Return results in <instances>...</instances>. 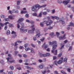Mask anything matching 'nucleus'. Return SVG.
I'll use <instances>...</instances> for the list:
<instances>
[{
  "label": "nucleus",
  "mask_w": 74,
  "mask_h": 74,
  "mask_svg": "<svg viewBox=\"0 0 74 74\" xmlns=\"http://www.w3.org/2000/svg\"><path fill=\"white\" fill-rule=\"evenodd\" d=\"M49 45H53L52 47V50L51 51V53H54L55 55H56L58 53V50L55 49L56 48L57 46H58V44H57V42L56 41H54L51 42H49Z\"/></svg>",
  "instance_id": "f257e3e1"
},
{
  "label": "nucleus",
  "mask_w": 74,
  "mask_h": 74,
  "mask_svg": "<svg viewBox=\"0 0 74 74\" xmlns=\"http://www.w3.org/2000/svg\"><path fill=\"white\" fill-rule=\"evenodd\" d=\"M21 25L22 26H21V28L20 29L21 32L22 33H26V32H27V29H26L24 30H23L24 29H23V28L24 27V24L23 23L22 24H21Z\"/></svg>",
  "instance_id": "20e7f679"
},
{
  "label": "nucleus",
  "mask_w": 74,
  "mask_h": 74,
  "mask_svg": "<svg viewBox=\"0 0 74 74\" xmlns=\"http://www.w3.org/2000/svg\"><path fill=\"white\" fill-rule=\"evenodd\" d=\"M61 73H63V74H67L66 73V72H64V71H61Z\"/></svg>",
  "instance_id": "a19ab883"
},
{
  "label": "nucleus",
  "mask_w": 74,
  "mask_h": 74,
  "mask_svg": "<svg viewBox=\"0 0 74 74\" xmlns=\"http://www.w3.org/2000/svg\"><path fill=\"white\" fill-rule=\"evenodd\" d=\"M24 62L25 63H27L28 62V60L27 59H25L24 60Z\"/></svg>",
  "instance_id": "de8ad7c7"
},
{
  "label": "nucleus",
  "mask_w": 74,
  "mask_h": 74,
  "mask_svg": "<svg viewBox=\"0 0 74 74\" xmlns=\"http://www.w3.org/2000/svg\"><path fill=\"white\" fill-rule=\"evenodd\" d=\"M38 61L40 63H41V62H42V61L41 60H39Z\"/></svg>",
  "instance_id": "774afa93"
},
{
  "label": "nucleus",
  "mask_w": 74,
  "mask_h": 74,
  "mask_svg": "<svg viewBox=\"0 0 74 74\" xmlns=\"http://www.w3.org/2000/svg\"><path fill=\"white\" fill-rule=\"evenodd\" d=\"M55 19H59V17H55Z\"/></svg>",
  "instance_id": "338daca9"
},
{
  "label": "nucleus",
  "mask_w": 74,
  "mask_h": 74,
  "mask_svg": "<svg viewBox=\"0 0 74 74\" xmlns=\"http://www.w3.org/2000/svg\"><path fill=\"white\" fill-rule=\"evenodd\" d=\"M32 64H34V65H35V64H36V63L35 62V63H33L32 64H29V65H32Z\"/></svg>",
  "instance_id": "6e6d98bb"
},
{
  "label": "nucleus",
  "mask_w": 74,
  "mask_h": 74,
  "mask_svg": "<svg viewBox=\"0 0 74 74\" xmlns=\"http://www.w3.org/2000/svg\"><path fill=\"white\" fill-rule=\"evenodd\" d=\"M74 26V23H73L72 22H71L70 23V25H68V26Z\"/></svg>",
  "instance_id": "aec40b11"
},
{
  "label": "nucleus",
  "mask_w": 74,
  "mask_h": 74,
  "mask_svg": "<svg viewBox=\"0 0 74 74\" xmlns=\"http://www.w3.org/2000/svg\"><path fill=\"white\" fill-rule=\"evenodd\" d=\"M27 56L25 54H24L23 55V57H24V58H27Z\"/></svg>",
  "instance_id": "864d4df0"
},
{
  "label": "nucleus",
  "mask_w": 74,
  "mask_h": 74,
  "mask_svg": "<svg viewBox=\"0 0 74 74\" xmlns=\"http://www.w3.org/2000/svg\"><path fill=\"white\" fill-rule=\"evenodd\" d=\"M70 0H67L66 1H64L63 2V3L65 4V5H67L69 2H70Z\"/></svg>",
  "instance_id": "2eb2a0df"
},
{
  "label": "nucleus",
  "mask_w": 74,
  "mask_h": 74,
  "mask_svg": "<svg viewBox=\"0 0 74 74\" xmlns=\"http://www.w3.org/2000/svg\"><path fill=\"white\" fill-rule=\"evenodd\" d=\"M29 46V45L28 44H26L25 45V49L26 51H29V50H30V49L29 48H26L27 47H28V46Z\"/></svg>",
  "instance_id": "9d476101"
},
{
  "label": "nucleus",
  "mask_w": 74,
  "mask_h": 74,
  "mask_svg": "<svg viewBox=\"0 0 74 74\" xmlns=\"http://www.w3.org/2000/svg\"><path fill=\"white\" fill-rule=\"evenodd\" d=\"M62 53H59L58 56V58H60L61 56H62Z\"/></svg>",
  "instance_id": "393cba45"
},
{
  "label": "nucleus",
  "mask_w": 74,
  "mask_h": 74,
  "mask_svg": "<svg viewBox=\"0 0 74 74\" xmlns=\"http://www.w3.org/2000/svg\"><path fill=\"white\" fill-rule=\"evenodd\" d=\"M25 16L26 18H28V17H29V14H27L26 15H25Z\"/></svg>",
  "instance_id": "0e129e2a"
},
{
  "label": "nucleus",
  "mask_w": 74,
  "mask_h": 74,
  "mask_svg": "<svg viewBox=\"0 0 74 74\" xmlns=\"http://www.w3.org/2000/svg\"><path fill=\"white\" fill-rule=\"evenodd\" d=\"M13 72L12 71H10L8 72V74H12Z\"/></svg>",
  "instance_id": "3c124183"
},
{
  "label": "nucleus",
  "mask_w": 74,
  "mask_h": 74,
  "mask_svg": "<svg viewBox=\"0 0 74 74\" xmlns=\"http://www.w3.org/2000/svg\"><path fill=\"white\" fill-rule=\"evenodd\" d=\"M4 25H5L4 24H3L1 23H0V26H1V27H3Z\"/></svg>",
  "instance_id": "2f4dec72"
},
{
  "label": "nucleus",
  "mask_w": 74,
  "mask_h": 74,
  "mask_svg": "<svg viewBox=\"0 0 74 74\" xmlns=\"http://www.w3.org/2000/svg\"><path fill=\"white\" fill-rule=\"evenodd\" d=\"M42 73L43 74H45L47 73V71H44L43 72L42 71Z\"/></svg>",
  "instance_id": "49530a36"
},
{
  "label": "nucleus",
  "mask_w": 74,
  "mask_h": 74,
  "mask_svg": "<svg viewBox=\"0 0 74 74\" xmlns=\"http://www.w3.org/2000/svg\"><path fill=\"white\" fill-rule=\"evenodd\" d=\"M42 14L43 15H47V12H43Z\"/></svg>",
  "instance_id": "f704fd0d"
},
{
  "label": "nucleus",
  "mask_w": 74,
  "mask_h": 74,
  "mask_svg": "<svg viewBox=\"0 0 74 74\" xmlns=\"http://www.w3.org/2000/svg\"><path fill=\"white\" fill-rule=\"evenodd\" d=\"M23 13H24L25 14V13H27V11H25L23 10L21 11V14H23Z\"/></svg>",
  "instance_id": "a878e982"
},
{
  "label": "nucleus",
  "mask_w": 74,
  "mask_h": 74,
  "mask_svg": "<svg viewBox=\"0 0 74 74\" xmlns=\"http://www.w3.org/2000/svg\"><path fill=\"white\" fill-rule=\"evenodd\" d=\"M60 19H61V20L60 21V22H62V25L65 23V22L64 21V18H60Z\"/></svg>",
  "instance_id": "f8f14e48"
},
{
  "label": "nucleus",
  "mask_w": 74,
  "mask_h": 74,
  "mask_svg": "<svg viewBox=\"0 0 74 74\" xmlns=\"http://www.w3.org/2000/svg\"><path fill=\"white\" fill-rule=\"evenodd\" d=\"M20 3H21L20 1H17V5H19L20 4Z\"/></svg>",
  "instance_id": "79ce46f5"
},
{
  "label": "nucleus",
  "mask_w": 74,
  "mask_h": 74,
  "mask_svg": "<svg viewBox=\"0 0 74 74\" xmlns=\"http://www.w3.org/2000/svg\"><path fill=\"white\" fill-rule=\"evenodd\" d=\"M33 16H37V13H34L32 14Z\"/></svg>",
  "instance_id": "c03bdc74"
},
{
  "label": "nucleus",
  "mask_w": 74,
  "mask_h": 74,
  "mask_svg": "<svg viewBox=\"0 0 74 74\" xmlns=\"http://www.w3.org/2000/svg\"><path fill=\"white\" fill-rule=\"evenodd\" d=\"M7 24H9V22H6L5 23V24H4L5 26L4 27V29L5 30H7V28H8L7 25Z\"/></svg>",
  "instance_id": "4468645a"
},
{
  "label": "nucleus",
  "mask_w": 74,
  "mask_h": 74,
  "mask_svg": "<svg viewBox=\"0 0 74 74\" xmlns=\"http://www.w3.org/2000/svg\"><path fill=\"white\" fill-rule=\"evenodd\" d=\"M39 17H41L42 16V14H41V13H40L39 14Z\"/></svg>",
  "instance_id": "680f3d73"
},
{
  "label": "nucleus",
  "mask_w": 74,
  "mask_h": 74,
  "mask_svg": "<svg viewBox=\"0 0 74 74\" xmlns=\"http://www.w3.org/2000/svg\"><path fill=\"white\" fill-rule=\"evenodd\" d=\"M56 35L57 36V37H58L59 36V35H60V34H59V33H58V32H56Z\"/></svg>",
  "instance_id": "e433bc0d"
},
{
  "label": "nucleus",
  "mask_w": 74,
  "mask_h": 74,
  "mask_svg": "<svg viewBox=\"0 0 74 74\" xmlns=\"http://www.w3.org/2000/svg\"><path fill=\"white\" fill-rule=\"evenodd\" d=\"M55 74H58V72L57 71H54Z\"/></svg>",
  "instance_id": "69168bd1"
},
{
  "label": "nucleus",
  "mask_w": 74,
  "mask_h": 74,
  "mask_svg": "<svg viewBox=\"0 0 74 74\" xmlns=\"http://www.w3.org/2000/svg\"><path fill=\"white\" fill-rule=\"evenodd\" d=\"M26 22H28V23H29V22H30V23H32V24H34V22H33L32 21H30H30H29V20H27L26 21Z\"/></svg>",
  "instance_id": "412c9836"
},
{
  "label": "nucleus",
  "mask_w": 74,
  "mask_h": 74,
  "mask_svg": "<svg viewBox=\"0 0 74 74\" xmlns=\"http://www.w3.org/2000/svg\"><path fill=\"white\" fill-rule=\"evenodd\" d=\"M50 36H54V33L53 32H52L50 34Z\"/></svg>",
  "instance_id": "ea45409f"
},
{
  "label": "nucleus",
  "mask_w": 74,
  "mask_h": 74,
  "mask_svg": "<svg viewBox=\"0 0 74 74\" xmlns=\"http://www.w3.org/2000/svg\"><path fill=\"white\" fill-rule=\"evenodd\" d=\"M8 24H9V26H10V27H12V24H10V23Z\"/></svg>",
  "instance_id": "bf43d9fd"
},
{
  "label": "nucleus",
  "mask_w": 74,
  "mask_h": 74,
  "mask_svg": "<svg viewBox=\"0 0 74 74\" xmlns=\"http://www.w3.org/2000/svg\"><path fill=\"white\" fill-rule=\"evenodd\" d=\"M23 20H24V19L23 18H21L19 19L18 21V23H20V22H22Z\"/></svg>",
  "instance_id": "dca6fc26"
},
{
  "label": "nucleus",
  "mask_w": 74,
  "mask_h": 74,
  "mask_svg": "<svg viewBox=\"0 0 74 74\" xmlns=\"http://www.w3.org/2000/svg\"><path fill=\"white\" fill-rule=\"evenodd\" d=\"M63 62V61L62 60H60L58 61L57 62V61H54V63L56 66H58L57 65V63L58 64H61Z\"/></svg>",
  "instance_id": "6e6552de"
},
{
  "label": "nucleus",
  "mask_w": 74,
  "mask_h": 74,
  "mask_svg": "<svg viewBox=\"0 0 74 74\" xmlns=\"http://www.w3.org/2000/svg\"><path fill=\"white\" fill-rule=\"evenodd\" d=\"M36 31H37V32L36 33V38H38V37H40V32L39 30L38 29H36Z\"/></svg>",
  "instance_id": "423d86ee"
},
{
  "label": "nucleus",
  "mask_w": 74,
  "mask_h": 74,
  "mask_svg": "<svg viewBox=\"0 0 74 74\" xmlns=\"http://www.w3.org/2000/svg\"><path fill=\"white\" fill-rule=\"evenodd\" d=\"M27 69H28V70H32V69H33V67H31L29 66H27Z\"/></svg>",
  "instance_id": "5701e85b"
},
{
  "label": "nucleus",
  "mask_w": 74,
  "mask_h": 74,
  "mask_svg": "<svg viewBox=\"0 0 74 74\" xmlns=\"http://www.w3.org/2000/svg\"><path fill=\"white\" fill-rule=\"evenodd\" d=\"M10 68L12 70H14V67L12 66H10Z\"/></svg>",
  "instance_id": "c9c22d12"
},
{
  "label": "nucleus",
  "mask_w": 74,
  "mask_h": 74,
  "mask_svg": "<svg viewBox=\"0 0 74 74\" xmlns=\"http://www.w3.org/2000/svg\"><path fill=\"white\" fill-rule=\"evenodd\" d=\"M63 62H67V58H64V60H63Z\"/></svg>",
  "instance_id": "7c9ffc66"
},
{
  "label": "nucleus",
  "mask_w": 74,
  "mask_h": 74,
  "mask_svg": "<svg viewBox=\"0 0 74 74\" xmlns=\"http://www.w3.org/2000/svg\"><path fill=\"white\" fill-rule=\"evenodd\" d=\"M2 39L3 40V41H7V40L5 39L4 38H3Z\"/></svg>",
  "instance_id": "e2e57ef3"
},
{
  "label": "nucleus",
  "mask_w": 74,
  "mask_h": 74,
  "mask_svg": "<svg viewBox=\"0 0 74 74\" xmlns=\"http://www.w3.org/2000/svg\"><path fill=\"white\" fill-rule=\"evenodd\" d=\"M51 19H52L53 20L54 19H55V17H56V16H54V17H53L52 16H51Z\"/></svg>",
  "instance_id": "8fccbe9b"
},
{
  "label": "nucleus",
  "mask_w": 74,
  "mask_h": 74,
  "mask_svg": "<svg viewBox=\"0 0 74 74\" xmlns=\"http://www.w3.org/2000/svg\"><path fill=\"white\" fill-rule=\"evenodd\" d=\"M51 11H52V14H54V13H55V10H51Z\"/></svg>",
  "instance_id": "13d9d810"
},
{
  "label": "nucleus",
  "mask_w": 74,
  "mask_h": 74,
  "mask_svg": "<svg viewBox=\"0 0 74 74\" xmlns=\"http://www.w3.org/2000/svg\"><path fill=\"white\" fill-rule=\"evenodd\" d=\"M72 50V46H70L69 47V48L68 49V51H69L70 50Z\"/></svg>",
  "instance_id": "58836bf2"
},
{
  "label": "nucleus",
  "mask_w": 74,
  "mask_h": 74,
  "mask_svg": "<svg viewBox=\"0 0 74 74\" xmlns=\"http://www.w3.org/2000/svg\"><path fill=\"white\" fill-rule=\"evenodd\" d=\"M6 34L8 35L10 34V31L9 30H7L6 32Z\"/></svg>",
  "instance_id": "bb28decb"
},
{
  "label": "nucleus",
  "mask_w": 74,
  "mask_h": 74,
  "mask_svg": "<svg viewBox=\"0 0 74 74\" xmlns=\"http://www.w3.org/2000/svg\"><path fill=\"white\" fill-rule=\"evenodd\" d=\"M46 6V5H45L41 6H40V5L38 4L35 5V6H33L32 8V10L33 11H36V10L37 11V10H38L40 8L45 7Z\"/></svg>",
  "instance_id": "f03ea898"
},
{
  "label": "nucleus",
  "mask_w": 74,
  "mask_h": 74,
  "mask_svg": "<svg viewBox=\"0 0 74 74\" xmlns=\"http://www.w3.org/2000/svg\"><path fill=\"white\" fill-rule=\"evenodd\" d=\"M8 13L10 14H12L13 13H18V10H16L15 11H14V10H13L12 11L11 10H9L8 12Z\"/></svg>",
  "instance_id": "1a4fd4ad"
},
{
  "label": "nucleus",
  "mask_w": 74,
  "mask_h": 74,
  "mask_svg": "<svg viewBox=\"0 0 74 74\" xmlns=\"http://www.w3.org/2000/svg\"><path fill=\"white\" fill-rule=\"evenodd\" d=\"M45 43H44L43 45L42 46V48L44 47L45 49H46L48 47V46L47 45H45Z\"/></svg>",
  "instance_id": "f3484780"
},
{
  "label": "nucleus",
  "mask_w": 74,
  "mask_h": 74,
  "mask_svg": "<svg viewBox=\"0 0 74 74\" xmlns=\"http://www.w3.org/2000/svg\"><path fill=\"white\" fill-rule=\"evenodd\" d=\"M12 59V58H6V60H7L8 62V61H9L10 59Z\"/></svg>",
  "instance_id": "473e14b6"
},
{
  "label": "nucleus",
  "mask_w": 74,
  "mask_h": 74,
  "mask_svg": "<svg viewBox=\"0 0 74 74\" xmlns=\"http://www.w3.org/2000/svg\"><path fill=\"white\" fill-rule=\"evenodd\" d=\"M43 67L44 65L43 64H41L39 66V68L41 69H43Z\"/></svg>",
  "instance_id": "4be33fe9"
},
{
  "label": "nucleus",
  "mask_w": 74,
  "mask_h": 74,
  "mask_svg": "<svg viewBox=\"0 0 74 74\" xmlns=\"http://www.w3.org/2000/svg\"><path fill=\"white\" fill-rule=\"evenodd\" d=\"M31 52L32 53H35V52H34V49H33L32 48L31 49Z\"/></svg>",
  "instance_id": "c756f323"
},
{
  "label": "nucleus",
  "mask_w": 74,
  "mask_h": 74,
  "mask_svg": "<svg viewBox=\"0 0 74 74\" xmlns=\"http://www.w3.org/2000/svg\"><path fill=\"white\" fill-rule=\"evenodd\" d=\"M31 45L32 47H33V48H35V46H34V45H33V44H31Z\"/></svg>",
  "instance_id": "5fc2aeb1"
},
{
  "label": "nucleus",
  "mask_w": 74,
  "mask_h": 74,
  "mask_svg": "<svg viewBox=\"0 0 74 74\" xmlns=\"http://www.w3.org/2000/svg\"><path fill=\"white\" fill-rule=\"evenodd\" d=\"M14 52L15 53L14 54V56H16V55H17V54L18 53V51H15Z\"/></svg>",
  "instance_id": "b1692460"
},
{
  "label": "nucleus",
  "mask_w": 74,
  "mask_h": 74,
  "mask_svg": "<svg viewBox=\"0 0 74 74\" xmlns=\"http://www.w3.org/2000/svg\"><path fill=\"white\" fill-rule=\"evenodd\" d=\"M34 27V25H32L31 26V28H32V30H29L28 31V33L29 34H32L34 33V31L35 30V28Z\"/></svg>",
  "instance_id": "7ed1b4c3"
},
{
  "label": "nucleus",
  "mask_w": 74,
  "mask_h": 74,
  "mask_svg": "<svg viewBox=\"0 0 74 74\" xmlns=\"http://www.w3.org/2000/svg\"><path fill=\"white\" fill-rule=\"evenodd\" d=\"M57 57L56 56H54L53 57V60H55L56 59Z\"/></svg>",
  "instance_id": "4d7b16f0"
},
{
  "label": "nucleus",
  "mask_w": 74,
  "mask_h": 74,
  "mask_svg": "<svg viewBox=\"0 0 74 74\" xmlns=\"http://www.w3.org/2000/svg\"><path fill=\"white\" fill-rule=\"evenodd\" d=\"M17 42H18V43H21V42H22L21 41H17V42H15L14 47H16V45H18L17 44Z\"/></svg>",
  "instance_id": "a211bd4d"
},
{
  "label": "nucleus",
  "mask_w": 74,
  "mask_h": 74,
  "mask_svg": "<svg viewBox=\"0 0 74 74\" xmlns=\"http://www.w3.org/2000/svg\"><path fill=\"white\" fill-rule=\"evenodd\" d=\"M17 27L18 29H19V28L20 27V25H19V24H17Z\"/></svg>",
  "instance_id": "052dcab7"
},
{
  "label": "nucleus",
  "mask_w": 74,
  "mask_h": 74,
  "mask_svg": "<svg viewBox=\"0 0 74 74\" xmlns=\"http://www.w3.org/2000/svg\"><path fill=\"white\" fill-rule=\"evenodd\" d=\"M44 40H45V38H42V39H40V40L42 42Z\"/></svg>",
  "instance_id": "09e8293b"
},
{
  "label": "nucleus",
  "mask_w": 74,
  "mask_h": 74,
  "mask_svg": "<svg viewBox=\"0 0 74 74\" xmlns=\"http://www.w3.org/2000/svg\"><path fill=\"white\" fill-rule=\"evenodd\" d=\"M14 34V35H13L12 36V38H15V37L16 36V32H15L14 31H13L12 32V34Z\"/></svg>",
  "instance_id": "ddd939ff"
},
{
  "label": "nucleus",
  "mask_w": 74,
  "mask_h": 74,
  "mask_svg": "<svg viewBox=\"0 0 74 74\" xmlns=\"http://www.w3.org/2000/svg\"><path fill=\"white\" fill-rule=\"evenodd\" d=\"M52 28H53V27L49 26V27H48V29H49V30H51V29H52Z\"/></svg>",
  "instance_id": "4c0bfd02"
},
{
  "label": "nucleus",
  "mask_w": 74,
  "mask_h": 74,
  "mask_svg": "<svg viewBox=\"0 0 74 74\" xmlns=\"http://www.w3.org/2000/svg\"><path fill=\"white\" fill-rule=\"evenodd\" d=\"M67 71L68 72H69V73H70L71 71V69H70V68H68L67 69Z\"/></svg>",
  "instance_id": "37998d69"
},
{
  "label": "nucleus",
  "mask_w": 74,
  "mask_h": 74,
  "mask_svg": "<svg viewBox=\"0 0 74 74\" xmlns=\"http://www.w3.org/2000/svg\"><path fill=\"white\" fill-rule=\"evenodd\" d=\"M44 23H45V24H46L45 23H44V21H43V22L40 23V25L41 27H44Z\"/></svg>",
  "instance_id": "6ab92c4d"
},
{
  "label": "nucleus",
  "mask_w": 74,
  "mask_h": 74,
  "mask_svg": "<svg viewBox=\"0 0 74 74\" xmlns=\"http://www.w3.org/2000/svg\"><path fill=\"white\" fill-rule=\"evenodd\" d=\"M50 54L49 53H47L45 54H41L40 55V58H42V57H46L48 56H49Z\"/></svg>",
  "instance_id": "0eeeda50"
},
{
  "label": "nucleus",
  "mask_w": 74,
  "mask_h": 74,
  "mask_svg": "<svg viewBox=\"0 0 74 74\" xmlns=\"http://www.w3.org/2000/svg\"><path fill=\"white\" fill-rule=\"evenodd\" d=\"M8 18L10 19H12V15H10L8 17Z\"/></svg>",
  "instance_id": "c85d7f7f"
},
{
  "label": "nucleus",
  "mask_w": 74,
  "mask_h": 74,
  "mask_svg": "<svg viewBox=\"0 0 74 74\" xmlns=\"http://www.w3.org/2000/svg\"><path fill=\"white\" fill-rule=\"evenodd\" d=\"M1 16V18H4L5 16L4 15H2Z\"/></svg>",
  "instance_id": "603ef678"
},
{
  "label": "nucleus",
  "mask_w": 74,
  "mask_h": 74,
  "mask_svg": "<svg viewBox=\"0 0 74 74\" xmlns=\"http://www.w3.org/2000/svg\"><path fill=\"white\" fill-rule=\"evenodd\" d=\"M45 23L46 25V26H49L51 24H52L53 23V21L51 20H49L48 21H44V23Z\"/></svg>",
  "instance_id": "39448f33"
},
{
  "label": "nucleus",
  "mask_w": 74,
  "mask_h": 74,
  "mask_svg": "<svg viewBox=\"0 0 74 74\" xmlns=\"http://www.w3.org/2000/svg\"><path fill=\"white\" fill-rule=\"evenodd\" d=\"M1 63V64H4V61H3V60H1L0 61Z\"/></svg>",
  "instance_id": "a18cd8bd"
},
{
  "label": "nucleus",
  "mask_w": 74,
  "mask_h": 74,
  "mask_svg": "<svg viewBox=\"0 0 74 74\" xmlns=\"http://www.w3.org/2000/svg\"><path fill=\"white\" fill-rule=\"evenodd\" d=\"M15 62L14 60H13L11 61H9V63H13V62Z\"/></svg>",
  "instance_id": "72a5a7b5"
},
{
  "label": "nucleus",
  "mask_w": 74,
  "mask_h": 74,
  "mask_svg": "<svg viewBox=\"0 0 74 74\" xmlns=\"http://www.w3.org/2000/svg\"><path fill=\"white\" fill-rule=\"evenodd\" d=\"M66 34H64L63 36L60 37L59 38V39L60 40H64V39H66Z\"/></svg>",
  "instance_id": "9b49d317"
},
{
  "label": "nucleus",
  "mask_w": 74,
  "mask_h": 74,
  "mask_svg": "<svg viewBox=\"0 0 74 74\" xmlns=\"http://www.w3.org/2000/svg\"><path fill=\"white\" fill-rule=\"evenodd\" d=\"M4 21H10V20H9V19L8 18H5L3 20Z\"/></svg>",
  "instance_id": "cd10ccee"
}]
</instances>
